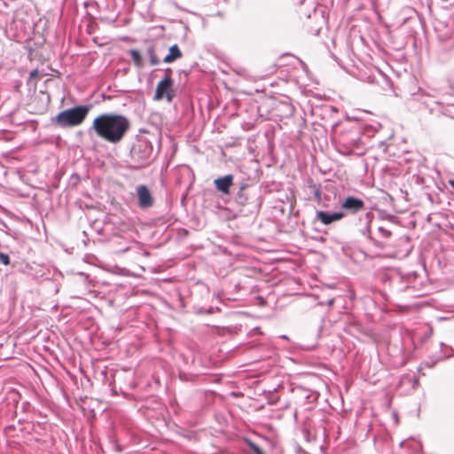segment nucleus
Wrapping results in <instances>:
<instances>
[{
	"mask_svg": "<svg viewBox=\"0 0 454 454\" xmlns=\"http://www.w3.org/2000/svg\"><path fill=\"white\" fill-rule=\"evenodd\" d=\"M130 128L128 118L117 114H102L92 121L91 129L95 134L111 144L120 143Z\"/></svg>",
	"mask_w": 454,
	"mask_h": 454,
	"instance_id": "nucleus-1",
	"label": "nucleus"
},
{
	"mask_svg": "<svg viewBox=\"0 0 454 454\" xmlns=\"http://www.w3.org/2000/svg\"><path fill=\"white\" fill-rule=\"evenodd\" d=\"M87 106H76L60 112L55 118V123L60 127H74L83 122L89 113Z\"/></svg>",
	"mask_w": 454,
	"mask_h": 454,
	"instance_id": "nucleus-2",
	"label": "nucleus"
},
{
	"mask_svg": "<svg viewBox=\"0 0 454 454\" xmlns=\"http://www.w3.org/2000/svg\"><path fill=\"white\" fill-rule=\"evenodd\" d=\"M173 83V79L169 78L160 81L155 90L154 99L161 100L166 98L168 102H171L176 96Z\"/></svg>",
	"mask_w": 454,
	"mask_h": 454,
	"instance_id": "nucleus-3",
	"label": "nucleus"
},
{
	"mask_svg": "<svg viewBox=\"0 0 454 454\" xmlns=\"http://www.w3.org/2000/svg\"><path fill=\"white\" fill-rule=\"evenodd\" d=\"M341 209L346 210L350 214H356L365 209V205L363 200L348 196L341 202Z\"/></svg>",
	"mask_w": 454,
	"mask_h": 454,
	"instance_id": "nucleus-4",
	"label": "nucleus"
},
{
	"mask_svg": "<svg viewBox=\"0 0 454 454\" xmlns=\"http://www.w3.org/2000/svg\"><path fill=\"white\" fill-rule=\"evenodd\" d=\"M137 193L138 198V204L141 207L146 208L153 206V198L149 189L145 185H138L137 187Z\"/></svg>",
	"mask_w": 454,
	"mask_h": 454,
	"instance_id": "nucleus-5",
	"label": "nucleus"
},
{
	"mask_svg": "<svg viewBox=\"0 0 454 454\" xmlns=\"http://www.w3.org/2000/svg\"><path fill=\"white\" fill-rule=\"evenodd\" d=\"M316 217L323 224L328 225L333 222H336V221H339V220L344 218L345 213H343V212L328 213L325 211L318 210L316 213Z\"/></svg>",
	"mask_w": 454,
	"mask_h": 454,
	"instance_id": "nucleus-6",
	"label": "nucleus"
},
{
	"mask_svg": "<svg viewBox=\"0 0 454 454\" xmlns=\"http://www.w3.org/2000/svg\"><path fill=\"white\" fill-rule=\"evenodd\" d=\"M214 183H215L216 189L219 192H221L224 194H229L230 189L233 184V176H232V175H227L223 177L215 179Z\"/></svg>",
	"mask_w": 454,
	"mask_h": 454,
	"instance_id": "nucleus-7",
	"label": "nucleus"
},
{
	"mask_svg": "<svg viewBox=\"0 0 454 454\" xmlns=\"http://www.w3.org/2000/svg\"><path fill=\"white\" fill-rule=\"evenodd\" d=\"M183 53L177 44H174L169 48L168 54L165 56L163 61L165 63H172L175 60L182 58Z\"/></svg>",
	"mask_w": 454,
	"mask_h": 454,
	"instance_id": "nucleus-8",
	"label": "nucleus"
},
{
	"mask_svg": "<svg viewBox=\"0 0 454 454\" xmlns=\"http://www.w3.org/2000/svg\"><path fill=\"white\" fill-rule=\"evenodd\" d=\"M129 55L131 57V59H132L134 65L137 68H141L144 66V61H143V58L141 56L140 51L136 49H131V50H129Z\"/></svg>",
	"mask_w": 454,
	"mask_h": 454,
	"instance_id": "nucleus-9",
	"label": "nucleus"
},
{
	"mask_svg": "<svg viewBox=\"0 0 454 454\" xmlns=\"http://www.w3.org/2000/svg\"><path fill=\"white\" fill-rule=\"evenodd\" d=\"M146 51H147L148 56L150 57L151 65H153V66L158 65L160 63V59L156 55L155 46L153 44H151L147 48Z\"/></svg>",
	"mask_w": 454,
	"mask_h": 454,
	"instance_id": "nucleus-10",
	"label": "nucleus"
},
{
	"mask_svg": "<svg viewBox=\"0 0 454 454\" xmlns=\"http://www.w3.org/2000/svg\"><path fill=\"white\" fill-rule=\"evenodd\" d=\"M237 200L241 205H244L246 203V200H244V186H242L239 191L237 195Z\"/></svg>",
	"mask_w": 454,
	"mask_h": 454,
	"instance_id": "nucleus-11",
	"label": "nucleus"
},
{
	"mask_svg": "<svg viewBox=\"0 0 454 454\" xmlns=\"http://www.w3.org/2000/svg\"><path fill=\"white\" fill-rule=\"evenodd\" d=\"M249 446H250V448L253 450V451H254L255 454H264V452L262 451V450L258 445H256L255 443H254V442H249Z\"/></svg>",
	"mask_w": 454,
	"mask_h": 454,
	"instance_id": "nucleus-12",
	"label": "nucleus"
},
{
	"mask_svg": "<svg viewBox=\"0 0 454 454\" xmlns=\"http://www.w3.org/2000/svg\"><path fill=\"white\" fill-rule=\"evenodd\" d=\"M0 261L4 264V265H9L10 264V258H9V255L6 254H4L2 252H0Z\"/></svg>",
	"mask_w": 454,
	"mask_h": 454,
	"instance_id": "nucleus-13",
	"label": "nucleus"
},
{
	"mask_svg": "<svg viewBox=\"0 0 454 454\" xmlns=\"http://www.w3.org/2000/svg\"><path fill=\"white\" fill-rule=\"evenodd\" d=\"M172 73H173V71L170 67L166 68L165 69V76L163 79H168V78L172 79Z\"/></svg>",
	"mask_w": 454,
	"mask_h": 454,
	"instance_id": "nucleus-14",
	"label": "nucleus"
},
{
	"mask_svg": "<svg viewBox=\"0 0 454 454\" xmlns=\"http://www.w3.org/2000/svg\"><path fill=\"white\" fill-rule=\"evenodd\" d=\"M37 75H38V71L33 70L30 72L29 77H30V79H35L37 77Z\"/></svg>",
	"mask_w": 454,
	"mask_h": 454,
	"instance_id": "nucleus-15",
	"label": "nucleus"
}]
</instances>
